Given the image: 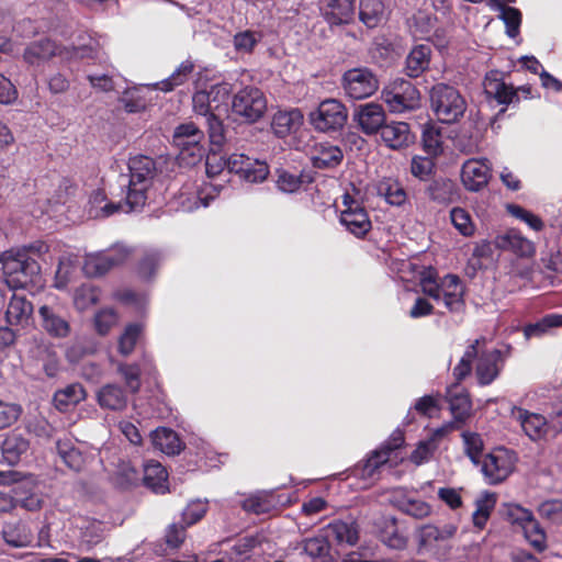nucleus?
<instances>
[{
  "instance_id": "1",
  "label": "nucleus",
  "mask_w": 562,
  "mask_h": 562,
  "mask_svg": "<svg viewBox=\"0 0 562 562\" xmlns=\"http://www.w3.org/2000/svg\"><path fill=\"white\" fill-rule=\"evenodd\" d=\"M130 180L125 203L105 202V195L97 191L90 199L89 215L92 217H109L126 206V212L142 210L147 201L148 190L157 176L156 164L153 158L144 155L131 157L128 160Z\"/></svg>"
},
{
  "instance_id": "2",
  "label": "nucleus",
  "mask_w": 562,
  "mask_h": 562,
  "mask_svg": "<svg viewBox=\"0 0 562 562\" xmlns=\"http://www.w3.org/2000/svg\"><path fill=\"white\" fill-rule=\"evenodd\" d=\"M99 55V43L90 36L82 43L72 44L71 47L61 46L50 38H42L26 47L24 59L30 65H41L54 57H58L61 61H72L77 59H98Z\"/></svg>"
},
{
  "instance_id": "3",
  "label": "nucleus",
  "mask_w": 562,
  "mask_h": 562,
  "mask_svg": "<svg viewBox=\"0 0 562 562\" xmlns=\"http://www.w3.org/2000/svg\"><path fill=\"white\" fill-rule=\"evenodd\" d=\"M47 247L44 244L31 245L30 247H14L0 255L4 280L9 288L21 289L34 282L41 267L36 260L30 257L29 252H45Z\"/></svg>"
},
{
  "instance_id": "4",
  "label": "nucleus",
  "mask_w": 562,
  "mask_h": 562,
  "mask_svg": "<svg viewBox=\"0 0 562 562\" xmlns=\"http://www.w3.org/2000/svg\"><path fill=\"white\" fill-rule=\"evenodd\" d=\"M484 344V339H476L467 348L453 369L457 381H462L470 374L473 359H476L475 374L481 385H488L498 376L501 372V351L483 349Z\"/></svg>"
},
{
  "instance_id": "5",
  "label": "nucleus",
  "mask_w": 562,
  "mask_h": 562,
  "mask_svg": "<svg viewBox=\"0 0 562 562\" xmlns=\"http://www.w3.org/2000/svg\"><path fill=\"white\" fill-rule=\"evenodd\" d=\"M420 286L425 295L436 302H442L450 312L458 313L464 307V288L456 274H447L439 281L436 271L424 269L420 273Z\"/></svg>"
},
{
  "instance_id": "6",
  "label": "nucleus",
  "mask_w": 562,
  "mask_h": 562,
  "mask_svg": "<svg viewBox=\"0 0 562 562\" xmlns=\"http://www.w3.org/2000/svg\"><path fill=\"white\" fill-rule=\"evenodd\" d=\"M430 103L437 119L447 124L459 121L467 110L464 98L456 88L446 83H437L431 88Z\"/></svg>"
},
{
  "instance_id": "7",
  "label": "nucleus",
  "mask_w": 562,
  "mask_h": 562,
  "mask_svg": "<svg viewBox=\"0 0 562 562\" xmlns=\"http://www.w3.org/2000/svg\"><path fill=\"white\" fill-rule=\"evenodd\" d=\"M381 99L390 112L403 113L419 106L420 93L411 81L397 78L383 88Z\"/></svg>"
},
{
  "instance_id": "8",
  "label": "nucleus",
  "mask_w": 562,
  "mask_h": 562,
  "mask_svg": "<svg viewBox=\"0 0 562 562\" xmlns=\"http://www.w3.org/2000/svg\"><path fill=\"white\" fill-rule=\"evenodd\" d=\"M347 108L337 99L323 100L317 108L308 114L311 125L322 133L340 131L347 123Z\"/></svg>"
},
{
  "instance_id": "9",
  "label": "nucleus",
  "mask_w": 562,
  "mask_h": 562,
  "mask_svg": "<svg viewBox=\"0 0 562 562\" xmlns=\"http://www.w3.org/2000/svg\"><path fill=\"white\" fill-rule=\"evenodd\" d=\"M507 520L520 528L525 539L537 551L541 552L547 548V536L533 514L518 504H507L504 512Z\"/></svg>"
},
{
  "instance_id": "10",
  "label": "nucleus",
  "mask_w": 562,
  "mask_h": 562,
  "mask_svg": "<svg viewBox=\"0 0 562 562\" xmlns=\"http://www.w3.org/2000/svg\"><path fill=\"white\" fill-rule=\"evenodd\" d=\"M267 98L256 87H245L237 91L232 99V111L248 123L259 121L267 111Z\"/></svg>"
},
{
  "instance_id": "11",
  "label": "nucleus",
  "mask_w": 562,
  "mask_h": 562,
  "mask_svg": "<svg viewBox=\"0 0 562 562\" xmlns=\"http://www.w3.org/2000/svg\"><path fill=\"white\" fill-rule=\"evenodd\" d=\"M224 188L223 184L213 182L187 183L177 196L178 207L182 212H193L200 207H206Z\"/></svg>"
},
{
  "instance_id": "12",
  "label": "nucleus",
  "mask_w": 562,
  "mask_h": 562,
  "mask_svg": "<svg viewBox=\"0 0 562 562\" xmlns=\"http://www.w3.org/2000/svg\"><path fill=\"white\" fill-rule=\"evenodd\" d=\"M404 438L401 432H394L391 439L374 450L368 459L357 464L352 470L355 476L364 481H372L376 477L379 470L391 458L392 454L403 445Z\"/></svg>"
},
{
  "instance_id": "13",
  "label": "nucleus",
  "mask_w": 562,
  "mask_h": 562,
  "mask_svg": "<svg viewBox=\"0 0 562 562\" xmlns=\"http://www.w3.org/2000/svg\"><path fill=\"white\" fill-rule=\"evenodd\" d=\"M131 255L124 245H115L108 250L87 254L82 270L88 277H100L113 267L123 263Z\"/></svg>"
},
{
  "instance_id": "14",
  "label": "nucleus",
  "mask_w": 562,
  "mask_h": 562,
  "mask_svg": "<svg viewBox=\"0 0 562 562\" xmlns=\"http://www.w3.org/2000/svg\"><path fill=\"white\" fill-rule=\"evenodd\" d=\"M341 86L347 97L361 100L371 97L379 89V80L372 70L359 67L342 75Z\"/></svg>"
},
{
  "instance_id": "15",
  "label": "nucleus",
  "mask_w": 562,
  "mask_h": 562,
  "mask_svg": "<svg viewBox=\"0 0 562 562\" xmlns=\"http://www.w3.org/2000/svg\"><path fill=\"white\" fill-rule=\"evenodd\" d=\"M229 173H235L240 180L249 183H261L269 176V166L245 154L234 153L225 160Z\"/></svg>"
},
{
  "instance_id": "16",
  "label": "nucleus",
  "mask_w": 562,
  "mask_h": 562,
  "mask_svg": "<svg viewBox=\"0 0 562 562\" xmlns=\"http://www.w3.org/2000/svg\"><path fill=\"white\" fill-rule=\"evenodd\" d=\"M231 90L229 83L222 82L213 85L209 90L196 91L192 97L193 111L205 117L225 110Z\"/></svg>"
},
{
  "instance_id": "17",
  "label": "nucleus",
  "mask_w": 562,
  "mask_h": 562,
  "mask_svg": "<svg viewBox=\"0 0 562 562\" xmlns=\"http://www.w3.org/2000/svg\"><path fill=\"white\" fill-rule=\"evenodd\" d=\"M515 463L516 456L514 452L505 448H497L485 456L482 472L490 484H497L509 476Z\"/></svg>"
},
{
  "instance_id": "18",
  "label": "nucleus",
  "mask_w": 562,
  "mask_h": 562,
  "mask_svg": "<svg viewBox=\"0 0 562 562\" xmlns=\"http://www.w3.org/2000/svg\"><path fill=\"white\" fill-rule=\"evenodd\" d=\"M352 119L363 134L372 136L385 124L386 114L380 103L367 102L355 108Z\"/></svg>"
},
{
  "instance_id": "19",
  "label": "nucleus",
  "mask_w": 562,
  "mask_h": 562,
  "mask_svg": "<svg viewBox=\"0 0 562 562\" xmlns=\"http://www.w3.org/2000/svg\"><path fill=\"white\" fill-rule=\"evenodd\" d=\"M345 209L340 212V223L356 237H363L371 229L367 211L350 195H344Z\"/></svg>"
},
{
  "instance_id": "20",
  "label": "nucleus",
  "mask_w": 562,
  "mask_h": 562,
  "mask_svg": "<svg viewBox=\"0 0 562 562\" xmlns=\"http://www.w3.org/2000/svg\"><path fill=\"white\" fill-rule=\"evenodd\" d=\"M203 136V132L194 123H184L175 130L173 144L179 148L182 158L188 155L192 158V161H196L202 157L200 143Z\"/></svg>"
},
{
  "instance_id": "21",
  "label": "nucleus",
  "mask_w": 562,
  "mask_h": 562,
  "mask_svg": "<svg viewBox=\"0 0 562 562\" xmlns=\"http://www.w3.org/2000/svg\"><path fill=\"white\" fill-rule=\"evenodd\" d=\"M497 249L509 251L519 258H531L536 254V245L516 228H508L494 238Z\"/></svg>"
},
{
  "instance_id": "22",
  "label": "nucleus",
  "mask_w": 562,
  "mask_h": 562,
  "mask_svg": "<svg viewBox=\"0 0 562 562\" xmlns=\"http://www.w3.org/2000/svg\"><path fill=\"white\" fill-rule=\"evenodd\" d=\"M512 416L517 420L524 434L530 440L540 441L548 437L550 425L543 415L514 406Z\"/></svg>"
},
{
  "instance_id": "23",
  "label": "nucleus",
  "mask_w": 562,
  "mask_h": 562,
  "mask_svg": "<svg viewBox=\"0 0 562 562\" xmlns=\"http://www.w3.org/2000/svg\"><path fill=\"white\" fill-rule=\"evenodd\" d=\"M411 33L415 38L430 41L436 45H442L445 40V30L439 26L437 18L427 11L414 14Z\"/></svg>"
},
{
  "instance_id": "24",
  "label": "nucleus",
  "mask_w": 562,
  "mask_h": 562,
  "mask_svg": "<svg viewBox=\"0 0 562 562\" xmlns=\"http://www.w3.org/2000/svg\"><path fill=\"white\" fill-rule=\"evenodd\" d=\"M491 179V165L487 159H469L461 169V180L467 190L477 192Z\"/></svg>"
},
{
  "instance_id": "25",
  "label": "nucleus",
  "mask_w": 562,
  "mask_h": 562,
  "mask_svg": "<svg viewBox=\"0 0 562 562\" xmlns=\"http://www.w3.org/2000/svg\"><path fill=\"white\" fill-rule=\"evenodd\" d=\"M390 502L402 513L416 519H423L430 515L431 506L415 496L414 493L397 487L391 492Z\"/></svg>"
},
{
  "instance_id": "26",
  "label": "nucleus",
  "mask_w": 562,
  "mask_h": 562,
  "mask_svg": "<svg viewBox=\"0 0 562 562\" xmlns=\"http://www.w3.org/2000/svg\"><path fill=\"white\" fill-rule=\"evenodd\" d=\"M484 93L490 101H495L499 105H508L518 100L516 90L505 83L498 71H491L485 76Z\"/></svg>"
},
{
  "instance_id": "27",
  "label": "nucleus",
  "mask_w": 562,
  "mask_h": 562,
  "mask_svg": "<svg viewBox=\"0 0 562 562\" xmlns=\"http://www.w3.org/2000/svg\"><path fill=\"white\" fill-rule=\"evenodd\" d=\"M310 159L317 169H334L341 164L344 153L339 146L324 142L314 145Z\"/></svg>"
},
{
  "instance_id": "28",
  "label": "nucleus",
  "mask_w": 562,
  "mask_h": 562,
  "mask_svg": "<svg viewBox=\"0 0 562 562\" xmlns=\"http://www.w3.org/2000/svg\"><path fill=\"white\" fill-rule=\"evenodd\" d=\"M33 311L31 301L25 296L13 294L7 306L5 321L12 327L24 328L31 324Z\"/></svg>"
},
{
  "instance_id": "29",
  "label": "nucleus",
  "mask_w": 562,
  "mask_h": 562,
  "mask_svg": "<svg viewBox=\"0 0 562 562\" xmlns=\"http://www.w3.org/2000/svg\"><path fill=\"white\" fill-rule=\"evenodd\" d=\"M303 120V113L299 109L280 110L272 116L271 128L276 136L283 138L296 133Z\"/></svg>"
},
{
  "instance_id": "30",
  "label": "nucleus",
  "mask_w": 562,
  "mask_h": 562,
  "mask_svg": "<svg viewBox=\"0 0 562 562\" xmlns=\"http://www.w3.org/2000/svg\"><path fill=\"white\" fill-rule=\"evenodd\" d=\"M390 10L384 0H360L359 19L369 29H374L389 19Z\"/></svg>"
},
{
  "instance_id": "31",
  "label": "nucleus",
  "mask_w": 562,
  "mask_h": 562,
  "mask_svg": "<svg viewBox=\"0 0 562 562\" xmlns=\"http://www.w3.org/2000/svg\"><path fill=\"white\" fill-rule=\"evenodd\" d=\"M380 132L384 144L392 149L406 147L414 139L409 125L405 122L385 123Z\"/></svg>"
},
{
  "instance_id": "32",
  "label": "nucleus",
  "mask_w": 562,
  "mask_h": 562,
  "mask_svg": "<svg viewBox=\"0 0 562 562\" xmlns=\"http://www.w3.org/2000/svg\"><path fill=\"white\" fill-rule=\"evenodd\" d=\"M43 328L54 337L64 338L70 333L69 323L61 317L53 307L43 305L38 310Z\"/></svg>"
},
{
  "instance_id": "33",
  "label": "nucleus",
  "mask_w": 562,
  "mask_h": 562,
  "mask_svg": "<svg viewBox=\"0 0 562 562\" xmlns=\"http://www.w3.org/2000/svg\"><path fill=\"white\" fill-rule=\"evenodd\" d=\"M327 540L336 541L337 543H347L355 546L359 538V531L355 522H347L336 520L327 525L324 529Z\"/></svg>"
},
{
  "instance_id": "34",
  "label": "nucleus",
  "mask_w": 562,
  "mask_h": 562,
  "mask_svg": "<svg viewBox=\"0 0 562 562\" xmlns=\"http://www.w3.org/2000/svg\"><path fill=\"white\" fill-rule=\"evenodd\" d=\"M98 404L110 411H122L126 407L125 392L116 384L103 385L97 393Z\"/></svg>"
},
{
  "instance_id": "35",
  "label": "nucleus",
  "mask_w": 562,
  "mask_h": 562,
  "mask_svg": "<svg viewBox=\"0 0 562 562\" xmlns=\"http://www.w3.org/2000/svg\"><path fill=\"white\" fill-rule=\"evenodd\" d=\"M431 49L428 45H416L406 57V75L411 78H417L429 66Z\"/></svg>"
},
{
  "instance_id": "36",
  "label": "nucleus",
  "mask_w": 562,
  "mask_h": 562,
  "mask_svg": "<svg viewBox=\"0 0 562 562\" xmlns=\"http://www.w3.org/2000/svg\"><path fill=\"white\" fill-rule=\"evenodd\" d=\"M143 481L147 487L157 494H164L168 491V473L159 462L149 461L144 464Z\"/></svg>"
},
{
  "instance_id": "37",
  "label": "nucleus",
  "mask_w": 562,
  "mask_h": 562,
  "mask_svg": "<svg viewBox=\"0 0 562 562\" xmlns=\"http://www.w3.org/2000/svg\"><path fill=\"white\" fill-rule=\"evenodd\" d=\"M153 446L161 452L173 456L182 450V443L178 435L169 428H157L151 435Z\"/></svg>"
},
{
  "instance_id": "38",
  "label": "nucleus",
  "mask_w": 562,
  "mask_h": 562,
  "mask_svg": "<svg viewBox=\"0 0 562 562\" xmlns=\"http://www.w3.org/2000/svg\"><path fill=\"white\" fill-rule=\"evenodd\" d=\"M353 15V0H330L325 11V18L330 24L349 23Z\"/></svg>"
},
{
  "instance_id": "39",
  "label": "nucleus",
  "mask_w": 562,
  "mask_h": 562,
  "mask_svg": "<svg viewBox=\"0 0 562 562\" xmlns=\"http://www.w3.org/2000/svg\"><path fill=\"white\" fill-rule=\"evenodd\" d=\"M194 70V64L191 60L182 61L176 70L160 82L154 83L151 87L164 92H170L179 86L187 82Z\"/></svg>"
},
{
  "instance_id": "40",
  "label": "nucleus",
  "mask_w": 562,
  "mask_h": 562,
  "mask_svg": "<svg viewBox=\"0 0 562 562\" xmlns=\"http://www.w3.org/2000/svg\"><path fill=\"white\" fill-rule=\"evenodd\" d=\"M450 411L458 420L464 419L471 411V401L468 393L459 385H452L447 391Z\"/></svg>"
},
{
  "instance_id": "41",
  "label": "nucleus",
  "mask_w": 562,
  "mask_h": 562,
  "mask_svg": "<svg viewBox=\"0 0 562 562\" xmlns=\"http://www.w3.org/2000/svg\"><path fill=\"white\" fill-rule=\"evenodd\" d=\"M2 535L4 541L13 548H25L33 541L32 532L23 522L7 524Z\"/></svg>"
},
{
  "instance_id": "42",
  "label": "nucleus",
  "mask_w": 562,
  "mask_h": 562,
  "mask_svg": "<svg viewBox=\"0 0 562 562\" xmlns=\"http://www.w3.org/2000/svg\"><path fill=\"white\" fill-rule=\"evenodd\" d=\"M457 532V526L446 524L441 527L425 525L419 530V541L423 546H431L451 539Z\"/></svg>"
},
{
  "instance_id": "43",
  "label": "nucleus",
  "mask_w": 562,
  "mask_h": 562,
  "mask_svg": "<svg viewBox=\"0 0 562 562\" xmlns=\"http://www.w3.org/2000/svg\"><path fill=\"white\" fill-rule=\"evenodd\" d=\"M2 456L9 464H15L29 450V441L19 434H10L2 442Z\"/></svg>"
},
{
  "instance_id": "44",
  "label": "nucleus",
  "mask_w": 562,
  "mask_h": 562,
  "mask_svg": "<svg viewBox=\"0 0 562 562\" xmlns=\"http://www.w3.org/2000/svg\"><path fill=\"white\" fill-rule=\"evenodd\" d=\"M34 485L33 477H25L23 481L19 482L16 486L12 488V492L20 496V504L23 508L30 512H35L42 508L43 506V499L42 497L31 492L27 487Z\"/></svg>"
},
{
  "instance_id": "45",
  "label": "nucleus",
  "mask_w": 562,
  "mask_h": 562,
  "mask_svg": "<svg viewBox=\"0 0 562 562\" xmlns=\"http://www.w3.org/2000/svg\"><path fill=\"white\" fill-rule=\"evenodd\" d=\"M86 398V392L81 384L74 383L55 393L54 403L59 411H67Z\"/></svg>"
},
{
  "instance_id": "46",
  "label": "nucleus",
  "mask_w": 562,
  "mask_h": 562,
  "mask_svg": "<svg viewBox=\"0 0 562 562\" xmlns=\"http://www.w3.org/2000/svg\"><path fill=\"white\" fill-rule=\"evenodd\" d=\"M57 452L63 462L71 470L79 471L83 465L81 452L74 446L69 439L57 441Z\"/></svg>"
},
{
  "instance_id": "47",
  "label": "nucleus",
  "mask_w": 562,
  "mask_h": 562,
  "mask_svg": "<svg viewBox=\"0 0 562 562\" xmlns=\"http://www.w3.org/2000/svg\"><path fill=\"white\" fill-rule=\"evenodd\" d=\"M495 504L496 497L495 494L493 493L486 492L482 494L480 498L476 499V508L472 515L473 524L475 527L482 529L486 525Z\"/></svg>"
},
{
  "instance_id": "48",
  "label": "nucleus",
  "mask_w": 562,
  "mask_h": 562,
  "mask_svg": "<svg viewBox=\"0 0 562 562\" xmlns=\"http://www.w3.org/2000/svg\"><path fill=\"white\" fill-rule=\"evenodd\" d=\"M422 143L425 151L432 157L439 156L442 150V135L434 124H427L423 128Z\"/></svg>"
},
{
  "instance_id": "49",
  "label": "nucleus",
  "mask_w": 562,
  "mask_h": 562,
  "mask_svg": "<svg viewBox=\"0 0 562 562\" xmlns=\"http://www.w3.org/2000/svg\"><path fill=\"white\" fill-rule=\"evenodd\" d=\"M378 193L384 196L391 205L400 206L406 201V192L403 187L394 180H383L378 184Z\"/></svg>"
},
{
  "instance_id": "50",
  "label": "nucleus",
  "mask_w": 562,
  "mask_h": 562,
  "mask_svg": "<svg viewBox=\"0 0 562 562\" xmlns=\"http://www.w3.org/2000/svg\"><path fill=\"white\" fill-rule=\"evenodd\" d=\"M561 317L558 314H549L540 321L529 324L524 328V336L526 339L541 337L546 335L551 328L560 327Z\"/></svg>"
},
{
  "instance_id": "51",
  "label": "nucleus",
  "mask_w": 562,
  "mask_h": 562,
  "mask_svg": "<svg viewBox=\"0 0 562 562\" xmlns=\"http://www.w3.org/2000/svg\"><path fill=\"white\" fill-rule=\"evenodd\" d=\"M143 331L140 324H130L119 338V352L122 356H128L133 352L135 345Z\"/></svg>"
},
{
  "instance_id": "52",
  "label": "nucleus",
  "mask_w": 562,
  "mask_h": 562,
  "mask_svg": "<svg viewBox=\"0 0 562 562\" xmlns=\"http://www.w3.org/2000/svg\"><path fill=\"white\" fill-rule=\"evenodd\" d=\"M144 89L145 88H132L127 89L123 93L120 101L123 104L125 111L128 113H136L146 108L147 100L143 94Z\"/></svg>"
},
{
  "instance_id": "53",
  "label": "nucleus",
  "mask_w": 562,
  "mask_h": 562,
  "mask_svg": "<svg viewBox=\"0 0 562 562\" xmlns=\"http://www.w3.org/2000/svg\"><path fill=\"white\" fill-rule=\"evenodd\" d=\"M495 9L499 11V18L506 25L507 35L513 38L516 37L519 33V26L521 23V14L519 10L507 5H501Z\"/></svg>"
},
{
  "instance_id": "54",
  "label": "nucleus",
  "mask_w": 562,
  "mask_h": 562,
  "mask_svg": "<svg viewBox=\"0 0 562 562\" xmlns=\"http://www.w3.org/2000/svg\"><path fill=\"white\" fill-rule=\"evenodd\" d=\"M260 41L259 33L247 30L234 35L233 45L238 54H250Z\"/></svg>"
},
{
  "instance_id": "55",
  "label": "nucleus",
  "mask_w": 562,
  "mask_h": 562,
  "mask_svg": "<svg viewBox=\"0 0 562 562\" xmlns=\"http://www.w3.org/2000/svg\"><path fill=\"white\" fill-rule=\"evenodd\" d=\"M99 301L98 290L90 284H82L74 295V303L79 311H85Z\"/></svg>"
},
{
  "instance_id": "56",
  "label": "nucleus",
  "mask_w": 562,
  "mask_h": 562,
  "mask_svg": "<svg viewBox=\"0 0 562 562\" xmlns=\"http://www.w3.org/2000/svg\"><path fill=\"white\" fill-rule=\"evenodd\" d=\"M386 529L382 531L381 539L390 548L401 550L406 547V538L397 531L394 518L385 519Z\"/></svg>"
},
{
  "instance_id": "57",
  "label": "nucleus",
  "mask_w": 562,
  "mask_h": 562,
  "mask_svg": "<svg viewBox=\"0 0 562 562\" xmlns=\"http://www.w3.org/2000/svg\"><path fill=\"white\" fill-rule=\"evenodd\" d=\"M303 184V176L286 170L278 171L277 188L284 193H295Z\"/></svg>"
},
{
  "instance_id": "58",
  "label": "nucleus",
  "mask_w": 562,
  "mask_h": 562,
  "mask_svg": "<svg viewBox=\"0 0 562 562\" xmlns=\"http://www.w3.org/2000/svg\"><path fill=\"white\" fill-rule=\"evenodd\" d=\"M435 169V161L431 157L415 156L412 158L411 172L422 181L430 179Z\"/></svg>"
},
{
  "instance_id": "59",
  "label": "nucleus",
  "mask_w": 562,
  "mask_h": 562,
  "mask_svg": "<svg viewBox=\"0 0 562 562\" xmlns=\"http://www.w3.org/2000/svg\"><path fill=\"white\" fill-rule=\"evenodd\" d=\"M450 218L453 226L463 236H471L474 233V224L471 221L470 214L461 209L453 207L450 212Z\"/></svg>"
},
{
  "instance_id": "60",
  "label": "nucleus",
  "mask_w": 562,
  "mask_h": 562,
  "mask_svg": "<svg viewBox=\"0 0 562 562\" xmlns=\"http://www.w3.org/2000/svg\"><path fill=\"white\" fill-rule=\"evenodd\" d=\"M117 321V314L113 308H103L95 314L94 326L100 335H106Z\"/></svg>"
},
{
  "instance_id": "61",
  "label": "nucleus",
  "mask_w": 562,
  "mask_h": 562,
  "mask_svg": "<svg viewBox=\"0 0 562 562\" xmlns=\"http://www.w3.org/2000/svg\"><path fill=\"white\" fill-rule=\"evenodd\" d=\"M467 456L473 463H479L483 450V441L480 435L465 431L462 434Z\"/></svg>"
},
{
  "instance_id": "62",
  "label": "nucleus",
  "mask_w": 562,
  "mask_h": 562,
  "mask_svg": "<svg viewBox=\"0 0 562 562\" xmlns=\"http://www.w3.org/2000/svg\"><path fill=\"white\" fill-rule=\"evenodd\" d=\"M117 371L123 376L126 386L131 392H137L140 386V369L138 364L121 363L117 367Z\"/></svg>"
},
{
  "instance_id": "63",
  "label": "nucleus",
  "mask_w": 562,
  "mask_h": 562,
  "mask_svg": "<svg viewBox=\"0 0 562 562\" xmlns=\"http://www.w3.org/2000/svg\"><path fill=\"white\" fill-rule=\"evenodd\" d=\"M328 542L329 541L327 540L325 535L317 536V537L305 539L302 542V548H303L304 553H306L307 555H310L312 558H318V557H323L327 553Z\"/></svg>"
},
{
  "instance_id": "64",
  "label": "nucleus",
  "mask_w": 562,
  "mask_h": 562,
  "mask_svg": "<svg viewBox=\"0 0 562 562\" xmlns=\"http://www.w3.org/2000/svg\"><path fill=\"white\" fill-rule=\"evenodd\" d=\"M139 481L138 473L128 462H122L115 474V482L119 486L127 488Z\"/></svg>"
}]
</instances>
